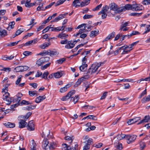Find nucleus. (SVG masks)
Wrapping results in <instances>:
<instances>
[{"instance_id": "f03ea898", "label": "nucleus", "mask_w": 150, "mask_h": 150, "mask_svg": "<svg viewBox=\"0 0 150 150\" xmlns=\"http://www.w3.org/2000/svg\"><path fill=\"white\" fill-rule=\"evenodd\" d=\"M126 139L127 140V142L129 144L135 141L136 140L137 136L135 135H126Z\"/></svg>"}, {"instance_id": "f8f14e48", "label": "nucleus", "mask_w": 150, "mask_h": 150, "mask_svg": "<svg viewBox=\"0 0 150 150\" xmlns=\"http://www.w3.org/2000/svg\"><path fill=\"white\" fill-rule=\"evenodd\" d=\"M57 37L62 39H65L66 38H67L68 37V35L62 32L61 33H60L58 35Z\"/></svg>"}, {"instance_id": "5fc2aeb1", "label": "nucleus", "mask_w": 150, "mask_h": 150, "mask_svg": "<svg viewBox=\"0 0 150 150\" xmlns=\"http://www.w3.org/2000/svg\"><path fill=\"white\" fill-rule=\"evenodd\" d=\"M32 53L30 51H25L23 53V54L25 56H28L29 55H31Z\"/></svg>"}, {"instance_id": "393cba45", "label": "nucleus", "mask_w": 150, "mask_h": 150, "mask_svg": "<svg viewBox=\"0 0 150 150\" xmlns=\"http://www.w3.org/2000/svg\"><path fill=\"white\" fill-rule=\"evenodd\" d=\"M62 71L57 72L54 74V76L56 78H60L62 76Z\"/></svg>"}, {"instance_id": "7c9ffc66", "label": "nucleus", "mask_w": 150, "mask_h": 150, "mask_svg": "<svg viewBox=\"0 0 150 150\" xmlns=\"http://www.w3.org/2000/svg\"><path fill=\"white\" fill-rule=\"evenodd\" d=\"M20 104V105H28L32 104V103H30L29 102L25 100H22L21 102V103Z\"/></svg>"}, {"instance_id": "09e8293b", "label": "nucleus", "mask_w": 150, "mask_h": 150, "mask_svg": "<svg viewBox=\"0 0 150 150\" xmlns=\"http://www.w3.org/2000/svg\"><path fill=\"white\" fill-rule=\"evenodd\" d=\"M66 0H59L55 4V6H57L60 4H62Z\"/></svg>"}, {"instance_id": "a211bd4d", "label": "nucleus", "mask_w": 150, "mask_h": 150, "mask_svg": "<svg viewBox=\"0 0 150 150\" xmlns=\"http://www.w3.org/2000/svg\"><path fill=\"white\" fill-rule=\"evenodd\" d=\"M149 121V119L148 118V115H146V116H145L144 117V118L139 123H138L137 124V125H139V124L142 123L144 122H147Z\"/></svg>"}, {"instance_id": "2f4dec72", "label": "nucleus", "mask_w": 150, "mask_h": 150, "mask_svg": "<svg viewBox=\"0 0 150 150\" xmlns=\"http://www.w3.org/2000/svg\"><path fill=\"white\" fill-rule=\"evenodd\" d=\"M79 97L78 96H76L74 98L72 97L71 98V100H72L74 104H75L79 100Z\"/></svg>"}, {"instance_id": "423d86ee", "label": "nucleus", "mask_w": 150, "mask_h": 150, "mask_svg": "<svg viewBox=\"0 0 150 150\" xmlns=\"http://www.w3.org/2000/svg\"><path fill=\"white\" fill-rule=\"evenodd\" d=\"M109 8L110 10L116 11L117 8V6L114 3H112L109 5Z\"/></svg>"}, {"instance_id": "aec40b11", "label": "nucleus", "mask_w": 150, "mask_h": 150, "mask_svg": "<svg viewBox=\"0 0 150 150\" xmlns=\"http://www.w3.org/2000/svg\"><path fill=\"white\" fill-rule=\"evenodd\" d=\"M81 3L79 0H74L72 4L76 7L80 6V4Z\"/></svg>"}, {"instance_id": "5701e85b", "label": "nucleus", "mask_w": 150, "mask_h": 150, "mask_svg": "<svg viewBox=\"0 0 150 150\" xmlns=\"http://www.w3.org/2000/svg\"><path fill=\"white\" fill-rule=\"evenodd\" d=\"M42 146L43 148L46 150V147L49 144V141L46 139H44L42 142Z\"/></svg>"}, {"instance_id": "052dcab7", "label": "nucleus", "mask_w": 150, "mask_h": 150, "mask_svg": "<svg viewBox=\"0 0 150 150\" xmlns=\"http://www.w3.org/2000/svg\"><path fill=\"white\" fill-rule=\"evenodd\" d=\"M102 6V4H100V5L97 6L96 7L94 8L93 9V11H97Z\"/></svg>"}, {"instance_id": "b1692460", "label": "nucleus", "mask_w": 150, "mask_h": 150, "mask_svg": "<svg viewBox=\"0 0 150 150\" xmlns=\"http://www.w3.org/2000/svg\"><path fill=\"white\" fill-rule=\"evenodd\" d=\"M14 70L16 72H22L24 70L23 66H19L15 68Z\"/></svg>"}, {"instance_id": "cd10ccee", "label": "nucleus", "mask_w": 150, "mask_h": 150, "mask_svg": "<svg viewBox=\"0 0 150 150\" xmlns=\"http://www.w3.org/2000/svg\"><path fill=\"white\" fill-rule=\"evenodd\" d=\"M74 45V43L73 42L68 43L65 46V47L67 49H71L73 48Z\"/></svg>"}, {"instance_id": "0eeeda50", "label": "nucleus", "mask_w": 150, "mask_h": 150, "mask_svg": "<svg viewBox=\"0 0 150 150\" xmlns=\"http://www.w3.org/2000/svg\"><path fill=\"white\" fill-rule=\"evenodd\" d=\"M4 125L6 127L8 128H12L15 126V124L13 123L10 122H7L4 123Z\"/></svg>"}, {"instance_id": "dca6fc26", "label": "nucleus", "mask_w": 150, "mask_h": 150, "mask_svg": "<svg viewBox=\"0 0 150 150\" xmlns=\"http://www.w3.org/2000/svg\"><path fill=\"white\" fill-rule=\"evenodd\" d=\"M129 23V21L122 22L120 27V30H122L124 28L127 26Z\"/></svg>"}, {"instance_id": "6ab92c4d", "label": "nucleus", "mask_w": 150, "mask_h": 150, "mask_svg": "<svg viewBox=\"0 0 150 150\" xmlns=\"http://www.w3.org/2000/svg\"><path fill=\"white\" fill-rule=\"evenodd\" d=\"M20 78H18V79L16 80V85H18V86L19 87H23L24 86L25 83H20V82L21 81Z\"/></svg>"}, {"instance_id": "9b49d317", "label": "nucleus", "mask_w": 150, "mask_h": 150, "mask_svg": "<svg viewBox=\"0 0 150 150\" xmlns=\"http://www.w3.org/2000/svg\"><path fill=\"white\" fill-rule=\"evenodd\" d=\"M45 98L46 97L45 96H39L36 98L35 100V102L37 103H39L41 101L45 99Z\"/></svg>"}, {"instance_id": "c756f323", "label": "nucleus", "mask_w": 150, "mask_h": 150, "mask_svg": "<svg viewBox=\"0 0 150 150\" xmlns=\"http://www.w3.org/2000/svg\"><path fill=\"white\" fill-rule=\"evenodd\" d=\"M29 95L31 96H33L35 95L36 96L38 95V93L36 91H29Z\"/></svg>"}, {"instance_id": "ea45409f", "label": "nucleus", "mask_w": 150, "mask_h": 150, "mask_svg": "<svg viewBox=\"0 0 150 150\" xmlns=\"http://www.w3.org/2000/svg\"><path fill=\"white\" fill-rule=\"evenodd\" d=\"M51 31H57L61 30V27H58L57 28L51 27Z\"/></svg>"}, {"instance_id": "2eb2a0df", "label": "nucleus", "mask_w": 150, "mask_h": 150, "mask_svg": "<svg viewBox=\"0 0 150 150\" xmlns=\"http://www.w3.org/2000/svg\"><path fill=\"white\" fill-rule=\"evenodd\" d=\"M57 15V13H55L53 14L52 16L49 17L46 20L44 21L43 22L42 24H46L47 22H48L50 20L52 19V18L54 17Z\"/></svg>"}, {"instance_id": "473e14b6", "label": "nucleus", "mask_w": 150, "mask_h": 150, "mask_svg": "<svg viewBox=\"0 0 150 150\" xmlns=\"http://www.w3.org/2000/svg\"><path fill=\"white\" fill-rule=\"evenodd\" d=\"M125 11V8L124 7H117V10L116 12V13H120Z\"/></svg>"}, {"instance_id": "de8ad7c7", "label": "nucleus", "mask_w": 150, "mask_h": 150, "mask_svg": "<svg viewBox=\"0 0 150 150\" xmlns=\"http://www.w3.org/2000/svg\"><path fill=\"white\" fill-rule=\"evenodd\" d=\"M65 59L64 58H62L59 60H57L56 61V62L58 64H62L65 61Z\"/></svg>"}, {"instance_id": "4468645a", "label": "nucleus", "mask_w": 150, "mask_h": 150, "mask_svg": "<svg viewBox=\"0 0 150 150\" xmlns=\"http://www.w3.org/2000/svg\"><path fill=\"white\" fill-rule=\"evenodd\" d=\"M133 5H131L130 4H127L125 6H124L125 8V11L126 10H131L133 11H134V7Z\"/></svg>"}, {"instance_id": "7ed1b4c3", "label": "nucleus", "mask_w": 150, "mask_h": 150, "mask_svg": "<svg viewBox=\"0 0 150 150\" xmlns=\"http://www.w3.org/2000/svg\"><path fill=\"white\" fill-rule=\"evenodd\" d=\"M140 120L141 117H137L133 119L129 120L127 123L129 125H130L136 123Z\"/></svg>"}, {"instance_id": "6e6552de", "label": "nucleus", "mask_w": 150, "mask_h": 150, "mask_svg": "<svg viewBox=\"0 0 150 150\" xmlns=\"http://www.w3.org/2000/svg\"><path fill=\"white\" fill-rule=\"evenodd\" d=\"M134 11H140L142 10L143 8V7L142 5H133Z\"/></svg>"}, {"instance_id": "f704fd0d", "label": "nucleus", "mask_w": 150, "mask_h": 150, "mask_svg": "<svg viewBox=\"0 0 150 150\" xmlns=\"http://www.w3.org/2000/svg\"><path fill=\"white\" fill-rule=\"evenodd\" d=\"M25 30V29L23 28H20L16 32V35H18L20 34L22 32H23Z\"/></svg>"}, {"instance_id": "4be33fe9", "label": "nucleus", "mask_w": 150, "mask_h": 150, "mask_svg": "<svg viewBox=\"0 0 150 150\" xmlns=\"http://www.w3.org/2000/svg\"><path fill=\"white\" fill-rule=\"evenodd\" d=\"M126 135L123 134H118L116 137L118 140H120L124 138L126 139Z\"/></svg>"}, {"instance_id": "338daca9", "label": "nucleus", "mask_w": 150, "mask_h": 150, "mask_svg": "<svg viewBox=\"0 0 150 150\" xmlns=\"http://www.w3.org/2000/svg\"><path fill=\"white\" fill-rule=\"evenodd\" d=\"M76 92V91L75 90H72L70 92H69L68 93H69V97L71 98V97L74 95Z\"/></svg>"}, {"instance_id": "4c0bfd02", "label": "nucleus", "mask_w": 150, "mask_h": 150, "mask_svg": "<svg viewBox=\"0 0 150 150\" xmlns=\"http://www.w3.org/2000/svg\"><path fill=\"white\" fill-rule=\"evenodd\" d=\"M150 100V96H148L146 98H144L142 100V103H144L146 101H149Z\"/></svg>"}, {"instance_id": "a878e982", "label": "nucleus", "mask_w": 150, "mask_h": 150, "mask_svg": "<svg viewBox=\"0 0 150 150\" xmlns=\"http://www.w3.org/2000/svg\"><path fill=\"white\" fill-rule=\"evenodd\" d=\"M42 59H43L41 57L36 61V64L38 65V67L41 66L44 63L43 61H44V60Z\"/></svg>"}, {"instance_id": "8fccbe9b", "label": "nucleus", "mask_w": 150, "mask_h": 150, "mask_svg": "<svg viewBox=\"0 0 150 150\" xmlns=\"http://www.w3.org/2000/svg\"><path fill=\"white\" fill-rule=\"evenodd\" d=\"M93 15H85L83 17V18L84 19H89L93 17Z\"/></svg>"}, {"instance_id": "c85d7f7f", "label": "nucleus", "mask_w": 150, "mask_h": 150, "mask_svg": "<svg viewBox=\"0 0 150 150\" xmlns=\"http://www.w3.org/2000/svg\"><path fill=\"white\" fill-rule=\"evenodd\" d=\"M98 31H92L91 32V34L90 35V36L91 37H95L97 35V34H98Z\"/></svg>"}, {"instance_id": "58836bf2", "label": "nucleus", "mask_w": 150, "mask_h": 150, "mask_svg": "<svg viewBox=\"0 0 150 150\" xmlns=\"http://www.w3.org/2000/svg\"><path fill=\"white\" fill-rule=\"evenodd\" d=\"M70 97L69 96V93H67V94L66 96H64L63 97L61 98V100L62 101H65L69 99Z\"/></svg>"}, {"instance_id": "e2e57ef3", "label": "nucleus", "mask_w": 150, "mask_h": 150, "mask_svg": "<svg viewBox=\"0 0 150 150\" xmlns=\"http://www.w3.org/2000/svg\"><path fill=\"white\" fill-rule=\"evenodd\" d=\"M5 100L8 102V103H7V104L9 105L12 102V99L10 98L9 97L8 98H7L5 99Z\"/></svg>"}, {"instance_id": "f257e3e1", "label": "nucleus", "mask_w": 150, "mask_h": 150, "mask_svg": "<svg viewBox=\"0 0 150 150\" xmlns=\"http://www.w3.org/2000/svg\"><path fill=\"white\" fill-rule=\"evenodd\" d=\"M104 63L103 62H100L96 63L95 64H93L88 70L87 73L92 74L96 72L98 68L100 66L103 65Z\"/></svg>"}, {"instance_id": "69168bd1", "label": "nucleus", "mask_w": 150, "mask_h": 150, "mask_svg": "<svg viewBox=\"0 0 150 150\" xmlns=\"http://www.w3.org/2000/svg\"><path fill=\"white\" fill-rule=\"evenodd\" d=\"M103 144L102 143H99L98 144H95L94 145V146L97 148H100L102 146Z\"/></svg>"}, {"instance_id": "603ef678", "label": "nucleus", "mask_w": 150, "mask_h": 150, "mask_svg": "<svg viewBox=\"0 0 150 150\" xmlns=\"http://www.w3.org/2000/svg\"><path fill=\"white\" fill-rule=\"evenodd\" d=\"M91 75V74L88 73L87 72L86 74V75L83 76V77L85 81L86 80L88 79L90 77V75Z\"/></svg>"}, {"instance_id": "4d7b16f0", "label": "nucleus", "mask_w": 150, "mask_h": 150, "mask_svg": "<svg viewBox=\"0 0 150 150\" xmlns=\"http://www.w3.org/2000/svg\"><path fill=\"white\" fill-rule=\"evenodd\" d=\"M0 69L1 71H8V72H10L11 71V69L9 67H5L2 69Z\"/></svg>"}, {"instance_id": "680f3d73", "label": "nucleus", "mask_w": 150, "mask_h": 150, "mask_svg": "<svg viewBox=\"0 0 150 150\" xmlns=\"http://www.w3.org/2000/svg\"><path fill=\"white\" fill-rule=\"evenodd\" d=\"M51 28L49 26H48L44 29L42 31V34H44L47 32Z\"/></svg>"}, {"instance_id": "a19ab883", "label": "nucleus", "mask_w": 150, "mask_h": 150, "mask_svg": "<svg viewBox=\"0 0 150 150\" xmlns=\"http://www.w3.org/2000/svg\"><path fill=\"white\" fill-rule=\"evenodd\" d=\"M19 41H18L17 42H14L8 43V44L7 46L9 47H12L18 44V43Z\"/></svg>"}, {"instance_id": "f3484780", "label": "nucleus", "mask_w": 150, "mask_h": 150, "mask_svg": "<svg viewBox=\"0 0 150 150\" xmlns=\"http://www.w3.org/2000/svg\"><path fill=\"white\" fill-rule=\"evenodd\" d=\"M49 148L50 150H53L55 149L57 147L56 143L54 142L50 143V144Z\"/></svg>"}, {"instance_id": "774afa93", "label": "nucleus", "mask_w": 150, "mask_h": 150, "mask_svg": "<svg viewBox=\"0 0 150 150\" xmlns=\"http://www.w3.org/2000/svg\"><path fill=\"white\" fill-rule=\"evenodd\" d=\"M147 92H146V89L143 92H142L140 95L139 96V98H141L143 96H144V95L146 94Z\"/></svg>"}, {"instance_id": "20e7f679", "label": "nucleus", "mask_w": 150, "mask_h": 150, "mask_svg": "<svg viewBox=\"0 0 150 150\" xmlns=\"http://www.w3.org/2000/svg\"><path fill=\"white\" fill-rule=\"evenodd\" d=\"M20 121L18 123L19 127L20 128H22L25 127L27 125V123L23 120H19Z\"/></svg>"}, {"instance_id": "39448f33", "label": "nucleus", "mask_w": 150, "mask_h": 150, "mask_svg": "<svg viewBox=\"0 0 150 150\" xmlns=\"http://www.w3.org/2000/svg\"><path fill=\"white\" fill-rule=\"evenodd\" d=\"M31 0H26L25 3V6L26 7L30 8L33 6L35 5L36 3L35 2L33 3H30Z\"/></svg>"}, {"instance_id": "37998d69", "label": "nucleus", "mask_w": 150, "mask_h": 150, "mask_svg": "<svg viewBox=\"0 0 150 150\" xmlns=\"http://www.w3.org/2000/svg\"><path fill=\"white\" fill-rule=\"evenodd\" d=\"M50 45L49 43H44L42 45L40 46V47L42 49H45L46 47H47Z\"/></svg>"}, {"instance_id": "72a5a7b5", "label": "nucleus", "mask_w": 150, "mask_h": 150, "mask_svg": "<svg viewBox=\"0 0 150 150\" xmlns=\"http://www.w3.org/2000/svg\"><path fill=\"white\" fill-rule=\"evenodd\" d=\"M48 55H49L51 56L55 55L57 54L56 52L52 51L50 50H48Z\"/></svg>"}, {"instance_id": "412c9836", "label": "nucleus", "mask_w": 150, "mask_h": 150, "mask_svg": "<svg viewBox=\"0 0 150 150\" xmlns=\"http://www.w3.org/2000/svg\"><path fill=\"white\" fill-rule=\"evenodd\" d=\"M7 35L6 31L0 28V36L1 37H4Z\"/></svg>"}, {"instance_id": "e433bc0d", "label": "nucleus", "mask_w": 150, "mask_h": 150, "mask_svg": "<svg viewBox=\"0 0 150 150\" xmlns=\"http://www.w3.org/2000/svg\"><path fill=\"white\" fill-rule=\"evenodd\" d=\"M139 144L141 149L142 150L144 149L146 146L145 143L142 142V141H141L139 143Z\"/></svg>"}, {"instance_id": "1a4fd4ad", "label": "nucleus", "mask_w": 150, "mask_h": 150, "mask_svg": "<svg viewBox=\"0 0 150 150\" xmlns=\"http://www.w3.org/2000/svg\"><path fill=\"white\" fill-rule=\"evenodd\" d=\"M115 35V32H112V33L109 35L103 41V42L107 41L110 40L111 38H113Z\"/></svg>"}, {"instance_id": "c03bdc74", "label": "nucleus", "mask_w": 150, "mask_h": 150, "mask_svg": "<svg viewBox=\"0 0 150 150\" xmlns=\"http://www.w3.org/2000/svg\"><path fill=\"white\" fill-rule=\"evenodd\" d=\"M87 27V26H85L84 27V28L83 29H80L79 31V34H81L85 32V31H88V30H87L86 29V28Z\"/></svg>"}, {"instance_id": "49530a36", "label": "nucleus", "mask_w": 150, "mask_h": 150, "mask_svg": "<svg viewBox=\"0 0 150 150\" xmlns=\"http://www.w3.org/2000/svg\"><path fill=\"white\" fill-rule=\"evenodd\" d=\"M142 14V13H132L130 14V16H139Z\"/></svg>"}, {"instance_id": "79ce46f5", "label": "nucleus", "mask_w": 150, "mask_h": 150, "mask_svg": "<svg viewBox=\"0 0 150 150\" xmlns=\"http://www.w3.org/2000/svg\"><path fill=\"white\" fill-rule=\"evenodd\" d=\"M49 74V73L48 71L45 72L42 76V78L45 79H47V80H48V79L47 78V77Z\"/></svg>"}, {"instance_id": "c9c22d12", "label": "nucleus", "mask_w": 150, "mask_h": 150, "mask_svg": "<svg viewBox=\"0 0 150 150\" xmlns=\"http://www.w3.org/2000/svg\"><path fill=\"white\" fill-rule=\"evenodd\" d=\"M63 18V16L60 15L56 17L52 22H57Z\"/></svg>"}, {"instance_id": "13d9d810", "label": "nucleus", "mask_w": 150, "mask_h": 150, "mask_svg": "<svg viewBox=\"0 0 150 150\" xmlns=\"http://www.w3.org/2000/svg\"><path fill=\"white\" fill-rule=\"evenodd\" d=\"M108 93V92H104L103 94V95L101 97L100 99L101 100H102L104 99H105L106 96H107V94Z\"/></svg>"}, {"instance_id": "3c124183", "label": "nucleus", "mask_w": 150, "mask_h": 150, "mask_svg": "<svg viewBox=\"0 0 150 150\" xmlns=\"http://www.w3.org/2000/svg\"><path fill=\"white\" fill-rule=\"evenodd\" d=\"M5 93L3 95V99L4 100H5V98H8L10 96L9 93L7 92H5Z\"/></svg>"}, {"instance_id": "bf43d9fd", "label": "nucleus", "mask_w": 150, "mask_h": 150, "mask_svg": "<svg viewBox=\"0 0 150 150\" xmlns=\"http://www.w3.org/2000/svg\"><path fill=\"white\" fill-rule=\"evenodd\" d=\"M116 148L119 150H121L122 149V144L121 143H118V144L116 146Z\"/></svg>"}, {"instance_id": "0e129e2a", "label": "nucleus", "mask_w": 150, "mask_h": 150, "mask_svg": "<svg viewBox=\"0 0 150 150\" xmlns=\"http://www.w3.org/2000/svg\"><path fill=\"white\" fill-rule=\"evenodd\" d=\"M67 88L64 86V87L61 88L60 89L59 91L62 93H64L67 91Z\"/></svg>"}, {"instance_id": "9d476101", "label": "nucleus", "mask_w": 150, "mask_h": 150, "mask_svg": "<svg viewBox=\"0 0 150 150\" xmlns=\"http://www.w3.org/2000/svg\"><path fill=\"white\" fill-rule=\"evenodd\" d=\"M92 119L93 120H98L96 116L93 115H90L86 116V117H84L83 118L82 120H85L86 119Z\"/></svg>"}, {"instance_id": "864d4df0", "label": "nucleus", "mask_w": 150, "mask_h": 150, "mask_svg": "<svg viewBox=\"0 0 150 150\" xmlns=\"http://www.w3.org/2000/svg\"><path fill=\"white\" fill-rule=\"evenodd\" d=\"M36 106L30 105L29 106H27L26 107V109L28 110H31L34 109L35 108Z\"/></svg>"}, {"instance_id": "ddd939ff", "label": "nucleus", "mask_w": 150, "mask_h": 150, "mask_svg": "<svg viewBox=\"0 0 150 150\" xmlns=\"http://www.w3.org/2000/svg\"><path fill=\"white\" fill-rule=\"evenodd\" d=\"M87 64L82 63V65L79 67V69L81 71L84 72L87 69Z\"/></svg>"}, {"instance_id": "a18cd8bd", "label": "nucleus", "mask_w": 150, "mask_h": 150, "mask_svg": "<svg viewBox=\"0 0 150 150\" xmlns=\"http://www.w3.org/2000/svg\"><path fill=\"white\" fill-rule=\"evenodd\" d=\"M109 8V7L108 6H106L105 7H103V8L102 9V11L103 12L105 13L107 12V11H108V10Z\"/></svg>"}, {"instance_id": "6e6d98bb", "label": "nucleus", "mask_w": 150, "mask_h": 150, "mask_svg": "<svg viewBox=\"0 0 150 150\" xmlns=\"http://www.w3.org/2000/svg\"><path fill=\"white\" fill-rule=\"evenodd\" d=\"M51 64V63L50 62L48 63V64L44 65V66H42L41 67V69L42 70H44L46 69L47 67H49Z\"/></svg>"}, {"instance_id": "bb28decb", "label": "nucleus", "mask_w": 150, "mask_h": 150, "mask_svg": "<svg viewBox=\"0 0 150 150\" xmlns=\"http://www.w3.org/2000/svg\"><path fill=\"white\" fill-rule=\"evenodd\" d=\"M93 143V140L91 138H89L87 140H86L85 143L86 145L90 146Z\"/></svg>"}]
</instances>
